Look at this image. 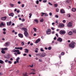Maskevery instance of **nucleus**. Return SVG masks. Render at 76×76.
I'll return each mask as SVG.
<instances>
[{"instance_id": "obj_56", "label": "nucleus", "mask_w": 76, "mask_h": 76, "mask_svg": "<svg viewBox=\"0 0 76 76\" xmlns=\"http://www.w3.org/2000/svg\"><path fill=\"white\" fill-rule=\"evenodd\" d=\"M8 63H9L10 64H12V62L11 61H9Z\"/></svg>"}, {"instance_id": "obj_61", "label": "nucleus", "mask_w": 76, "mask_h": 76, "mask_svg": "<svg viewBox=\"0 0 76 76\" xmlns=\"http://www.w3.org/2000/svg\"><path fill=\"white\" fill-rule=\"evenodd\" d=\"M15 49H19V47H15Z\"/></svg>"}, {"instance_id": "obj_36", "label": "nucleus", "mask_w": 76, "mask_h": 76, "mask_svg": "<svg viewBox=\"0 0 76 76\" xmlns=\"http://www.w3.org/2000/svg\"><path fill=\"white\" fill-rule=\"evenodd\" d=\"M48 50H51V47H49L48 48Z\"/></svg>"}, {"instance_id": "obj_29", "label": "nucleus", "mask_w": 76, "mask_h": 76, "mask_svg": "<svg viewBox=\"0 0 76 76\" xmlns=\"http://www.w3.org/2000/svg\"><path fill=\"white\" fill-rule=\"evenodd\" d=\"M10 6H11V7H13V6H14V4H11L10 3Z\"/></svg>"}, {"instance_id": "obj_34", "label": "nucleus", "mask_w": 76, "mask_h": 76, "mask_svg": "<svg viewBox=\"0 0 76 76\" xmlns=\"http://www.w3.org/2000/svg\"><path fill=\"white\" fill-rule=\"evenodd\" d=\"M34 21H35V22H36L37 23H38V20L37 19H35L34 20Z\"/></svg>"}, {"instance_id": "obj_24", "label": "nucleus", "mask_w": 76, "mask_h": 76, "mask_svg": "<svg viewBox=\"0 0 76 76\" xmlns=\"http://www.w3.org/2000/svg\"><path fill=\"white\" fill-rule=\"evenodd\" d=\"M3 61L1 60H0V64H3Z\"/></svg>"}, {"instance_id": "obj_63", "label": "nucleus", "mask_w": 76, "mask_h": 76, "mask_svg": "<svg viewBox=\"0 0 76 76\" xmlns=\"http://www.w3.org/2000/svg\"><path fill=\"white\" fill-rule=\"evenodd\" d=\"M49 15L50 16H51V15H52V13H51V12H50L49 13Z\"/></svg>"}, {"instance_id": "obj_13", "label": "nucleus", "mask_w": 76, "mask_h": 76, "mask_svg": "<svg viewBox=\"0 0 76 76\" xmlns=\"http://www.w3.org/2000/svg\"><path fill=\"white\" fill-rule=\"evenodd\" d=\"M61 12V13H65V11H64V10L62 9L60 10Z\"/></svg>"}, {"instance_id": "obj_57", "label": "nucleus", "mask_w": 76, "mask_h": 76, "mask_svg": "<svg viewBox=\"0 0 76 76\" xmlns=\"http://www.w3.org/2000/svg\"><path fill=\"white\" fill-rule=\"evenodd\" d=\"M56 12H58V11H59V9H57L56 10Z\"/></svg>"}, {"instance_id": "obj_20", "label": "nucleus", "mask_w": 76, "mask_h": 76, "mask_svg": "<svg viewBox=\"0 0 76 76\" xmlns=\"http://www.w3.org/2000/svg\"><path fill=\"white\" fill-rule=\"evenodd\" d=\"M76 9L74 8H73L72 9V12H76Z\"/></svg>"}, {"instance_id": "obj_15", "label": "nucleus", "mask_w": 76, "mask_h": 76, "mask_svg": "<svg viewBox=\"0 0 76 76\" xmlns=\"http://www.w3.org/2000/svg\"><path fill=\"white\" fill-rule=\"evenodd\" d=\"M11 24H12V21H11L8 23H7V25H8V26H10V25H11Z\"/></svg>"}, {"instance_id": "obj_48", "label": "nucleus", "mask_w": 76, "mask_h": 76, "mask_svg": "<svg viewBox=\"0 0 76 76\" xmlns=\"http://www.w3.org/2000/svg\"><path fill=\"white\" fill-rule=\"evenodd\" d=\"M67 16L68 17H69V18H70V15L69 14H68L67 15Z\"/></svg>"}, {"instance_id": "obj_38", "label": "nucleus", "mask_w": 76, "mask_h": 76, "mask_svg": "<svg viewBox=\"0 0 76 76\" xmlns=\"http://www.w3.org/2000/svg\"><path fill=\"white\" fill-rule=\"evenodd\" d=\"M33 66H34V65L32 64V65H29L28 66V67H33Z\"/></svg>"}, {"instance_id": "obj_28", "label": "nucleus", "mask_w": 76, "mask_h": 76, "mask_svg": "<svg viewBox=\"0 0 76 76\" xmlns=\"http://www.w3.org/2000/svg\"><path fill=\"white\" fill-rule=\"evenodd\" d=\"M21 45H22V46L24 45H25V43L22 42H21Z\"/></svg>"}, {"instance_id": "obj_12", "label": "nucleus", "mask_w": 76, "mask_h": 76, "mask_svg": "<svg viewBox=\"0 0 76 76\" xmlns=\"http://www.w3.org/2000/svg\"><path fill=\"white\" fill-rule=\"evenodd\" d=\"M18 36L19 37H20V38H22L23 37V34H18Z\"/></svg>"}, {"instance_id": "obj_64", "label": "nucleus", "mask_w": 76, "mask_h": 76, "mask_svg": "<svg viewBox=\"0 0 76 76\" xmlns=\"http://www.w3.org/2000/svg\"><path fill=\"white\" fill-rule=\"evenodd\" d=\"M18 4H20V1H19L18 2Z\"/></svg>"}, {"instance_id": "obj_26", "label": "nucleus", "mask_w": 76, "mask_h": 76, "mask_svg": "<svg viewBox=\"0 0 76 76\" xmlns=\"http://www.w3.org/2000/svg\"><path fill=\"white\" fill-rule=\"evenodd\" d=\"M31 72H35V70L34 69H31Z\"/></svg>"}, {"instance_id": "obj_8", "label": "nucleus", "mask_w": 76, "mask_h": 76, "mask_svg": "<svg viewBox=\"0 0 76 76\" xmlns=\"http://www.w3.org/2000/svg\"><path fill=\"white\" fill-rule=\"evenodd\" d=\"M59 26L60 27H64V24L60 23L59 24Z\"/></svg>"}, {"instance_id": "obj_4", "label": "nucleus", "mask_w": 76, "mask_h": 76, "mask_svg": "<svg viewBox=\"0 0 76 76\" xmlns=\"http://www.w3.org/2000/svg\"><path fill=\"white\" fill-rule=\"evenodd\" d=\"M59 33L61 35H63V34H66V31H59Z\"/></svg>"}, {"instance_id": "obj_59", "label": "nucleus", "mask_w": 76, "mask_h": 76, "mask_svg": "<svg viewBox=\"0 0 76 76\" xmlns=\"http://www.w3.org/2000/svg\"><path fill=\"white\" fill-rule=\"evenodd\" d=\"M17 13H19L20 12V10H18L17 11Z\"/></svg>"}, {"instance_id": "obj_58", "label": "nucleus", "mask_w": 76, "mask_h": 76, "mask_svg": "<svg viewBox=\"0 0 76 76\" xmlns=\"http://www.w3.org/2000/svg\"><path fill=\"white\" fill-rule=\"evenodd\" d=\"M17 61H15L14 62V64H17Z\"/></svg>"}, {"instance_id": "obj_17", "label": "nucleus", "mask_w": 76, "mask_h": 76, "mask_svg": "<svg viewBox=\"0 0 76 76\" xmlns=\"http://www.w3.org/2000/svg\"><path fill=\"white\" fill-rule=\"evenodd\" d=\"M16 53H17V54H20V53L19 52V50H17Z\"/></svg>"}, {"instance_id": "obj_9", "label": "nucleus", "mask_w": 76, "mask_h": 76, "mask_svg": "<svg viewBox=\"0 0 76 76\" xmlns=\"http://www.w3.org/2000/svg\"><path fill=\"white\" fill-rule=\"evenodd\" d=\"M62 40L63 39L61 37L58 38L57 40L58 41H59V42H62Z\"/></svg>"}, {"instance_id": "obj_47", "label": "nucleus", "mask_w": 76, "mask_h": 76, "mask_svg": "<svg viewBox=\"0 0 76 76\" xmlns=\"http://www.w3.org/2000/svg\"><path fill=\"white\" fill-rule=\"evenodd\" d=\"M48 4L49 5H50L51 6H52L53 5V4H51V3H50V2H48Z\"/></svg>"}, {"instance_id": "obj_33", "label": "nucleus", "mask_w": 76, "mask_h": 76, "mask_svg": "<svg viewBox=\"0 0 76 76\" xmlns=\"http://www.w3.org/2000/svg\"><path fill=\"white\" fill-rule=\"evenodd\" d=\"M70 1V0H66V3H69Z\"/></svg>"}, {"instance_id": "obj_18", "label": "nucleus", "mask_w": 76, "mask_h": 76, "mask_svg": "<svg viewBox=\"0 0 76 76\" xmlns=\"http://www.w3.org/2000/svg\"><path fill=\"white\" fill-rule=\"evenodd\" d=\"M9 42H7L5 43V47H8L9 46Z\"/></svg>"}, {"instance_id": "obj_35", "label": "nucleus", "mask_w": 76, "mask_h": 76, "mask_svg": "<svg viewBox=\"0 0 76 76\" xmlns=\"http://www.w3.org/2000/svg\"><path fill=\"white\" fill-rule=\"evenodd\" d=\"M29 15H30V16H29V18H31V16H32V14H31V13H30L29 14Z\"/></svg>"}, {"instance_id": "obj_5", "label": "nucleus", "mask_w": 76, "mask_h": 76, "mask_svg": "<svg viewBox=\"0 0 76 76\" xmlns=\"http://www.w3.org/2000/svg\"><path fill=\"white\" fill-rule=\"evenodd\" d=\"M51 34V29H48V31L47 32V34L48 35H50Z\"/></svg>"}, {"instance_id": "obj_42", "label": "nucleus", "mask_w": 76, "mask_h": 76, "mask_svg": "<svg viewBox=\"0 0 76 76\" xmlns=\"http://www.w3.org/2000/svg\"><path fill=\"white\" fill-rule=\"evenodd\" d=\"M54 6L55 7H57L58 5L57 4H54Z\"/></svg>"}, {"instance_id": "obj_3", "label": "nucleus", "mask_w": 76, "mask_h": 76, "mask_svg": "<svg viewBox=\"0 0 76 76\" xmlns=\"http://www.w3.org/2000/svg\"><path fill=\"white\" fill-rule=\"evenodd\" d=\"M45 56H46V54H45V53H41V55L40 56V57H45Z\"/></svg>"}, {"instance_id": "obj_21", "label": "nucleus", "mask_w": 76, "mask_h": 76, "mask_svg": "<svg viewBox=\"0 0 76 76\" xmlns=\"http://www.w3.org/2000/svg\"><path fill=\"white\" fill-rule=\"evenodd\" d=\"M14 15V14H13V13H12L10 14H9V16H12V17H13V16Z\"/></svg>"}, {"instance_id": "obj_2", "label": "nucleus", "mask_w": 76, "mask_h": 76, "mask_svg": "<svg viewBox=\"0 0 76 76\" xmlns=\"http://www.w3.org/2000/svg\"><path fill=\"white\" fill-rule=\"evenodd\" d=\"M67 26L68 27H71V26H72V23L71 22H69L67 24Z\"/></svg>"}, {"instance_id": "obj_22", "label": "nucleus", "mask_w": 76, "mask_h": 76, "mask_svg": "<svg viewBox=\"0 0 76 76\" xmlns=\"http://www.w3.org/2000/svg\"><path fill=\"white\" fill-rule=\"evenodd\" d=\"M4 25V24L3 23H1V24H0V27L1 28L2 26H3Z\"/></svg>"}, {"instance_id": "obj_32", "label": "nucleus", "mask_w": 76, "mask_h": 76, "mask_svg": "<svg viewBox=\"0 0 76 76\" xmlns=\"http://www.w3.org/2000/svg\"><path fill=\"white\" fill-rule=\"evenodd\" d=\"M33 29H34V31H37V28H33Z\"/></svg>"}, {"instance_id": "obj_50", "label": "nucleus", "mask_w": 76, "mask_h": 76, "mask_svg": "<svg viewBox=\"0 0 76 76\" xmlns=\"http://www.w3.org/2000/svg\"><path fill=\"white\" fill-rule=\"evenodd\" d=\"M41 14H42L43 15H45V13L44 12H41Z\"/></svg>"}, {"instance_id": "obj_30", "label": "nucleus", "mask_w": 76, "mask_h": 76, "mask_svg": "<svg viewBox=\"0 0 76 76\" xmlns=\"http://www.w3.org/2000/svg\"><path fill=\"white\" fill-rule=\"evenodd\" d=\"M40 55H41V53L36 54V56H39Z\"/></svg>"}, {"instance_id": "obj_40", "label": "nucleus", "mask_w": 76, "mask_h": 76, "mask_svg": "<svg viewBox=\"0 0 76 76\" xmlns=\"http://www.w3.org/2000/svg\"><path fill=\"white\" fill-rule=\"evenodd\" d=\"M61 55H62V56H63V55H64V52H62L61 53Z\"/></svg>"}, {"instance_id": "obj_14", "label": "nucleus", "mask_w": 76, "mask_h": 76, "mask_svg": "<svg viewBox=\"0 0 76 76\" xmlns=\"http://www.w3.org/2000/svg\"><path fill=\"white\" fill-rule=\"evenodd\" d=\"M20 60V57H18L16 59V61H17V63H19V60Z\"/></svg>"}, {"instance_id": "obj_10", "label": "nucleus", "mask_w": 76, "mask_h": 76, "mask_svg": "<svg viewBox=\"0 0 76 76\" xmlns=\"http://www.w3.org/2000/svg\"><path fill=\"white\" fill-rule=\"evenodd\" d=\"M41 41V40L40 39H38L35 42V43L36 44H37L39 42H40Z\"/></svg>"}, {"instance_id": "obj_60", "label": "nucleus", "mask_w": 76, "mask_h": 76, "mask_svg": "<svg viewBox=\"0 0 76 76\" xmlns=\"http://www.w3.org/2000/svg\"><path fill=\"white\" fill-rule=\"evenodd\" d=\"M45 16H48V14H47V13H45Z\"/></svg>"}, {"instance_id": "obj_11", "label": "nucleus", "mask_w": 76, "mask_h": 76, "mask_svg": "<svg viewBox=\"0 0 76 76\" xmlns=\"http://www.w3.org/2000/svg\"><path fill=\"white\" fill-rule=\"evenodd\" d=\"M22 30H23V31H25L24 32H27V29L26 28L23 27L22 28Z\"/></svg>"}, {"instance_id": "obj_51", "label": "nucleus", "mask_w": 76, "mask_h": 76, "mask_svg": "<svg viewBox=\"0 0 76 76\" xmlns=\"http://www.w3.org/2000/svg\"><path fill=\"white\" fill-rule=\"evenodd\" d=\"M1 50H2V51H4V50H5L4 49V48H1Z\"/></svg>"}, {"instance_id": "obj_41", "label": "nucleus", "mask_w": 76, "mask_h": 76, "mask_svg": "<svg viewBox=\"0 0 76 76\" xmlns=\"http://www.w3.org/2000/svg\"><path fill=\"white\" fill-rule=\"evenodd\" d=\"M36 3L37 4H39V1L37 0L36 1Z\"/></svg>"}, {"instance_id": "obj_19", "label": "nucleus", "mask_w": 76, "mask_h": 76, "mask_svg": "<svg viewBox=\"0 0 76 76\" xmlns=\"http://www.w3.org/2000/svg\"><path fill=\"white\" fill-rule=\"evenodd\" d=\"M68 35H72L73 34V33H72V31H69L68 33Z\"/></svg>"}, {"instance_id": "obj_1", "label": "nucleus", "mask_w": 76, "mask_h": 76, "mask_svg": "<svg viewBox=\"0 0 76 76\" xmlns=\"http://www.w3.org/2000/svg\"><path fill=\"white\" fill-rule=\"evenodd\" d=\"M75 44H76V43L75 42L72 41L71 43L69 44V47L70 48H74L75 47Z\"/></svg>"}, {"instance_id": "obj_6", "label": "nucleus", "mask_w": 76, "mask_h": 76, "mask_svg": "<svg viewBox=\"0 0 76 76\" xmlns=\"http://www.w3.org/2000/svg\"><path fill=\"white\" fill-rule=\"evenodd\" d=\"M24 35H25V36L26 37H28L29 34H28V32H27V31L24 32Z\"/></svg>"}, {"instance_id": "obj_62", "label": "nucleus", "mask_w": 76, "mask_h": 76, "mask_svg": "<svg viewBox=\"0 0 76 76\" xmlns=\"http://www.w3.org/2000/svg\"><path fill=\"white\" fill-rule=\"evenodd\" d=\"M51 29H52V30H53V31H54V28L53 27H52L51 28Z\"/></svg>"}, {"instance_id": "obj_23", "label": "nucleus", "mask_w": 76, "mask_h": 76, "mask_svg": "<svg viewBox=\"0 0 76 76\" xmlns=\"http://www.w3.org/2000/svg\"><path fill=\"white\" fill-rule=\"evenodd\" d=\"M1 53L2 54H5V53H6V52L4 50H1Z\"/></svg>"}, {"instance_id": "obj_25", "label": "nucleus", "mask_w": 76, "mask_h": 76, "mask_svg": "<svg viewBox=\"0 0 76 76\" xmlns=\"http://www.w3.org/2000/svg\"><path fill=\"white\" fill-rule=\"evenodd\" d=\"M17 51V50H16L15 49H13V50H12V52H16V51Z\"/></svg>"}, {"instance_id": "obj_55", "label": "nucleus", "mask_w": 76, "mask_h": 76, "mask_svg": "<svg viewBox=\"0 0 76 76\" xmlns=\"http://www.w3.org/2000/svg\"><path fill=\"white\" fill-rule=\"evenodd\" d=\"M25 6V5L24 4H22V7H24Z\"/></svg>"}, {"instance_id": "obj_44", "label": "nucleus", "mask_w": 76, "mask_h": 76, "mask_svg": "<svg viewBox=\"0 0 76 76\" xmlns=\"http://www.w3.org/2000/svg\"><path fill=\"white\" fill-rule=\"evenodd\" d=\"M9 62V61L8 60H6L5 61V63H7V62Z\"/></svg>"}, {"instance_id": "obj_49", "label": "nucleus", "mask_w": 76, "mask_h": 76, "mask_svg": "<svg viewBox=\"0 0 76 76\" xmlns=\"http://www.w3.org/2000/svg\"><path fill=\"white\" fill-rule=\"evenodd\" d=\"M39 62H42V59H39Z\"/></svg>"}, {"instance_id": "obj_45", "label": "nucleus", "mask_w": 76, "mask_h": 76, "mask_svg": "<svg viewBox=\"0 0 76 76\" xmlns=\"http://www.w3.org/2000/svg\"><path fill=\"white\" fill-rule=\"evenodd\" d=\"M63 23H66V21L65 20H63L62 21Z\"/></svg>"}, {"instance_id": "obj_43", "label": "nucleus", "mask_w": 76, "mask_h": 76, "mask_svg": "<svg viewBox=\"0 0 76 76\" xmlns=\"http://www.w3.org/2000/svg\"><path fill=\"white\" fill-rule=\"evenodd\" d=\"M19 49H20V50H23V48L22 47H19Z\"/></svg>"}, {"instance_id": "obj_54", "label": "nucleus", "mask_w": 76, "mask_h": 76, "mask_svg": "<svg viewBox=\"0 0 76 76\" xmlns=\"http://www.w3.org/2000/svg\"><path fill=\"white\" fill-rule=\"evenodd\" d=\"M55 17L56 18H58V15H55Z\"/></svg>"}, {"instance_id": "obj_7", "label": "nucleus", "mask_w": 76, "mask_h": 76, "mask_svg": "<svg viewBox=\"0 0 76 76\" xmlns=\"http://www.w3.org/2000/svg\"><path fill=\"white\" fill-rule=\"evenodd\" d=\"M6 18H7V17L5 16L4 17H2L1 18V19L2 20H5L6 19Z\"/></svg>"}, {"instance_id": "obj_39", "label": "nucleus", "mask_w": 76, "mask_h": 76, "mask_svg": "<svg viewBox=\"0 0 76 76\" xmlns=\"http://www.w3.org/2000/svg\"><path fill=\"white\" fill-rule=\"evenodd\" d=\"M47 1L46 0H43V3H47Z\"/></svg>"}, {"instance_id": "obj_52", "label": "nucleus", "mask_w": 76, "mask_h": 76, "mask_svg": "<svg viewBox=\"0 0 76 76\" xmlns=\"http://www.w3.org/2000/svg\"><path fill=\"white\" fill-rule=\"evenodd\" d=\"M21 20L22 22H24L25 19L24 18H23Z\"/></svg>"}, {"instance_id": "obj_53", "label": "nucleus", "mask_w": 76, "mask_h": 76, "mask_svg": "<svg viewBox=\"0 0 76 76\" xmlns=\"http://www.w3.org/2000/svg\"><path fill=\"white\" fill-rule=\"evenodd\" d=\"M40 51H44V50L42 49V48H41L40 49Z\"/></svg>"}, {"instance_id": "obj_37", "label": "nucleus", "mask_w": 76, "mask_h": 76, "mask_svg": "<svg viewBox=\"0 0 76 76\" xmlns=\"http://www.w3.org/2000/svg\"><path fill=\"white\" fill-rule=\"evenodd\" d=\"M27 75V73H26V72L23 74V75H24V76H26Z\"/></svg>"}, {"instance_id": "obj_46", "label": "nucleus", "mask_w": 76, "mask_h": 76, "mask_svg": "<svg viewBox=\"0 0 76 76\" xmlns=\"http://www.w3.org/2000/svg\"><path fill=\"white\" fill-rule=\"evenodd\" d=\"M4 50H5L7 51V50H8V48H4Z\"/></svg>"}, {"instance_id": "obj_27", "label": "nucleus", "mask_w": 76, "mask_h": 76, "mask_svg": "<svg viewBox=\"0 0 76 76\" xmlns=\"http://www.w3.org/2000/svg\"><path fill=\"white\" fill-rule=\"evenodd\" d=\"M73 34H76V30H73Z\"/></svg>"}, {"instance_id": "obj_31", "label": "nucleus", "mask_w": 76, "mask_h": 76, "mask_svg": "<svg viewBox=\"0 0 76 76\" xmlns=\"http://www.w3.org/2000/svg\"><path fill=\"white\" fill-rule=\"evenodd\" d=\"M44 20V19L43 18H42L40 20V22H42Z\"/></svg>"}, {"instance_id": "obj_16", "label": "nucleus", "mask_w": 76, "mask_h": 76, "mask_svg": "<svg viewBox=\"0 0 76 76\" xmlns=\"http://www.w3.org/2000/svg\"><path fill=\"white\" fill-rule=\"evenodd\" d=\"M25 53H28V52H29V50L27 49H25Z\"/></svg>"}]
</instances>
